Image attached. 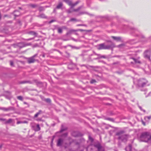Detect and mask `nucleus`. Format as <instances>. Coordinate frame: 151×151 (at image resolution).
I'll list each match as a JSON object with an SVG mask.
<instances>
[{
	"label": "nucleus",
	"mask_w": 151,
	"mask_h": 151,
	"mask_svg": "<svg viewBox=\"0 0 151 151\" xmlns=\"http://www.w3.org/2000/svg\"><path fill=\"white\" fill-rule=\"evenodd\" d=\"M149 143H151V134L150 135V137Z\"/></svg>",
	"instance_id": "nucleus-35"
},
{
	"label": "nucleus",
	"mask_w": 151,
	"mask_h": 151,
	"mask_svg": "<svg viewBox=\"0 0 151 151\" xmlns=\"http://www.w3.org/2000/svg\"><path fill=\"white\" fill-rule=\"evenodd\" d=\"M115 151H117V150H115Z\"/></svg>",
	"instance_id": "nucleus-54"
},
{
	"label": "nucleus",
	"mask_w": 151,
	"mask_h": 151,
	"mask_svg": "<svg viewBox=\"0 0 151 151\" xmlns=\"http://www.w3.org/2000/svg\"><path fill=\"white\" fill-rule=\"evenodd\" d=\"M73 40H75H75H75V39H73Z\"/></svg>",
	"instance_id": "nucleus-52"
},
{
	"label": "nucleus",
	"mask_w": 151,
	"mask_h": 151,
	"mask_svg": "<svg viewBox=\"0 0 151 151\" xmlns=\"http://www.w3.org/2000/svg\"><path fill=\"white\" fill-rule=\"evenodd\" d=\"M17 99L20 100H22V97L20 96H18L17 97Z\"/></svg>",
	"instance_id": "nucleus-24"
},
{
	"label": "nucleus",
	"mask_w": 151,
	"mask_h": 151,
	"mask_svg": "<svg viewBox=\"0 0 151 151\" xmlns=\"http://www.w3.org/2000/svg\"><path fill=\"white\" fill-rule=\"evenodd\" d=\"M41 119L40 118H39L37 119V120L38 121H41Z\"/></svg>",
	"instance_id": "nucleus-37"
},
{
	"label": "nucleus",
	"mask_w": 151,
	"mask_h": 151,
	"mask_svg": "<svg viewBox=\"0 0 151 151\" xmlns=\"http://www.w3.org/2000/svg\"><path fill=\"white\" fill-rule=\"evenodd\" d=\"M10 64L11 66H13V63L12 61H10Z\"/></svg>",
	"instance_id": "nucleus-27"
},
{
	"label": "nucleus",
	"mask_w": 151,
	"mask_h": 151,
	"mask_svg": "<svg viewBox=\"0 0 151 151\" xmlns=\"http://www.w3.org/2000/svg\"><path fill=\"white\" fill-rule=\"evenodd\" d=\"M107 119L110 121H112V119L109 118H108Z\"/></svg>",
	"instance_id": "nucleus-39"
},
{
	"label": "nucleus",
	"mask_w": 151,
	"mask_h": 151,
	"mask_svg": "<svg viewBox=\"0 0 151 151\" xmlns=\"http://www.w3.org/2000/svg\"><path fill=\"white\" fill-rule=\"evenodd\" d=\"M63 4L62 3H60L57 6V9H60V8L62 6Z\"/></svg>",
	"instance_id": "nucleus-16"
},
{
	"label": "nucleus",
	"mask_w": 151,
	"mask_h": 151,
	"mask_svg": "<svg viewBox=\"0 0 151 151\" xmlns=\"http://www.w3.org/2000/svg\"><path fill=\"white\" fill-rule=\"evenodd\" d=\"M76 20V19H70V21H74L75 20Z\"/></svg>",
	"instance_id": "nucleus-41"
},
{
	"label": "nucleus",
	"mask_w": 151,
	"mask_h": 151,
	"mask_svg": "<svg viewBox=\"0 0 151 151\" xmlns=\"http://www.w3.org/2000/svg\"><path fill=\"white\" fill-rule=\"evenodd\" d=\"M73 31H74V30H70V31L69 32H73Z\"/></svg>",
	"instance_id": "nucleus-42"
},
{
	"label": "nucleus",
	"mask_w": 151,
	"mask_h": 151,
	"mask_svg": "<svg viewBox=\"0 0 151 151\" xmlns=\"http://www.w3.org/2000/svg\"><path fill=\"white\" fill-rule=\"evenodd\" d=\"M27 123V122L26 121H23V123Z\"/></svg>",
	"instance_id": "nucleus-36"
},
{
	"label": "nucleus",
	"mask_w": 151,
	"mask_h": 151,
	"mask_svg": "<svg viewBox=\"0 0 151 151\" xmlns=\"http://www.w3.org/2000/svg\"><path fill=\"white\" fill-rule=\"evenodd\" d=\"M34 39V38H29V39H27V40H32V39Z\"/></svg>",
	"instance_id": "nucleus-38"
},
{
	"label": "nucleus",
	"mask_w": 151,
	"mask_h": 151,
	"mask_svg": "<svg viewBox=\"0 0 151 151\" xmlns=\"http://www.w3.org/2000/svg\"><path fill=\"white\" fill-rule=\"evenodd\" d=\"M64 140L62 138L59 139L58 141L57 145L58 146H60L62 145L63 143Z\"/></svg>",
	"instance_id": "nucleus-9"
},
{
	"label": "nucleus",
	"mask_w": 151,
	"mask_h": 151,
	"mask_svg": "<svg viewBox=\"0 0 151 151\" xmlns=\"http://www.w3.org/2000/svg\"><path fill=\"white\" fill-rule=\"evenodd\" d=\"M29 33L30 34L34 35L35 36H36V33L33 31H30L29 32Z\"/></svg>",
	"instance_id": "nucleus-18"
},
{
	"label": "nucleus",
	"mask_w": 151,
	"mask_h": 151,
	"mask_svg": "<svg viewBox=\"0 0 151 151\" xmlns=\"http://www.w3.org/2000/svg\"><path fill=\"white\" fill-rule=\"evenodd\" d=\"M17 124H19L21 123H23V121H18L17 123Z\"/></svg>",
	"instance_id": "nucleus-28"
},
{
	"label": "nucleus",
	"mask_w": 151,
	"mask_h": 151,
	"mask_svg": "<svg viewBox=\"0 0 151 151\" xmlns=\"http://www.w3.org/2000/svg\"><path fill=\"white\" fill-rule=\"evenodd\" d=\"M93 148L96 149V151H104V148L99 142H97L94 146L91 145H89L87 148V151H93Z\"/></svg>",
	"instance_id": "nucleus-1"
},
{
	"label": "nucleus",
	"mask_w": 151,
	"mask_h": 151,
	"mask_svg": "<svg viewBox=\"0 0 151 151\" xmlns=\"http://www.w3.org/2000/svg\"><path fill=\"white\" fill-rule=\"evenodd\" d=\"M146 151H148L147 150Z\"/></svg>",
	"instance_id": "nucleus-55"
},
{
	"label": "nucleus",
	"mask_w": 151,
	"mask_h": 151,
	"mask_svg": "<svg viewBox=\"0 0 151 151\" xmlns=\"http://www.w3.org/2000/svg\"><path fill=\"white\" fill-rule=\"evenodd\" d=\"M45 100L47 102H50L51 101L49 99H46Z\"/></svg>",
	"instance_id": "nucleus-25"
},
{
	"label": "nucleus",
	"mask_w": 151,
	"mask_h": 151,
	"mask_svg": "<svg viewBox=\"0 0 151 151\" xmlns=\"http://www.w3.org/2000/svg\"><path fill=\"white\" fill-rule=\"evenodd\" d=\"M31 45V44H29L28 45Z\"/></svg>",
	"instance_id": "nucleus-49"
},
{
	"label": "nucleus",
	"mask_w": 151,
	"mask_h": 151,
	"mask_svg": "<svg viewBox=\"0 0 151 151\" xmlns=\"http://www.w3.org/2000/svg\"><path fill=\"white\" fill-rule=\"evenodd\" d=\"M142 123L144 125H145V123L144 122H143V121H142Z\"/></svg>",
	"instance_id": "nucleus-43"
},
{
	"label": "nucleus",
	"mask_w": 151,
	"mask_h": 151,
	"mask_svg": "<svg viewBox=\"0 0 151 151\" xmlns=\"http://www.w3.org/2000/svg\"><path fill=\"white\" fill-rule=\"evenodd\" d=\"M2 109L5 111H7L8 110V109L5 108H3Z\"/></svg>",
	"instance_id": "nucleus-33"
},
{
	"label": "nucleus",
	"mask_w": 151,
	"mask_h": 151,
	"mask_svg": "<svg viewBox=\"0 0 151 151\" xmlns=\"http://www.w3.org/2000/svg\"><path fill=\"white\" fill-rule=\"evenodd\" d=\"M111 37L113 39L116 41H119L121 40V38L120 37L112 36Z\"/></svg>",
	"instance_id": "nucleus-13"
},
{
	"label": "nucleus",
	"mask_w": 151,
	"mask_h": 151,
	"mask_svg": "<svg viewBox=\"0 0 151 151\" xmlns=\"http://www.w3.org/2000/svg\"><path fill=\"white\" fill-rule=\"evenodd\" d=\"M147 82V81L145 79L141 78L138 80V85L139 86L143 87L145 86Z\"/></svg>",
	"instance_id": "nucleus-4"
},
{
	"label": "nucleus",
	"mask_w": 151,
	"mask_h": 151,
	"mask_svg": "<svg viewBox=\"0 0 151 151\" xmlns=\"http://www.w3.org/2000/svg\"><path fill=\"white\" fill-rule=\"evenodd\" d=\"M1 120L4 121V123H9L11 122H12V119H9L8 120H6L5 119H0Z\"/></svg>",
	"instance_id": "nucleus-12"
},
{
	"label": "nucleus",
	"mask_w": 151,
	"mask_h": 151,
	"mask_svg": "<svg viewBox=\"0 0 151 151\" xmlns=\"http://www.w3.org/2000/svg\"><path fill=\"white\" fill-rule=\"evenodd\" d=\"M128 136L126 134H122L119 137V139L122 140L124 142H125L127 141Z\"/></svg>",
	"instance_id": "nucleus-6"
},
{
	"label": "nucleus",
	"mask_w": 151,
	"mask_h": 151,
	"mask_svg": "<svg viewBox=\"0 0 151 151\" xmlns=\"http://www.w3.org/2000/svg\"><path fill=\"white\" fill-rule=\"evenodd\" d=\"M64 1L71 7L70 10L67 11V12L68 13H70L74 12H78L81 9V7H79L76 9H73V7L78 3V1L76 2L75 3H72L71 1L70 0H64Z\"/></svg>",
	"instance_id": "nucleus-2"
},
{
	"label": "nucleus",
	"mask_w": 151,
	"mask_h": 151,
	"mask_svg": "<svg viewBox=\"0 0 151 151\" xmlns=\"http://www.w3.org/2000/svg\"><path fill=\"white\" fill-rule=\"evenodd\" d=\"M143 111H144V112H145V110H143Z\"/></svg>",
	"instance_id": "nucleus-51"
},
{
	"label": "nucleus",
	"mask_w": 151,
	"mask_h": 151,
	"mask_svg": "<svg viewBox=\"0 0 151 151\" xmlns=\"http://www.w3.org/2000/svg\"><path fill=\"white\" fill-rule=\"evenodd\" d=\"M121 132H118L117 133L116 135H120V134H121Z\"/></svg>",
	"instance_id": "nucleus-31"
},
{
	"label": "nucleus",
	"mask_w": 151,
	"mask_h": 151,
	"mask_svg": "<svg viewBox=\"0 0 151 151\" xmlns=\"http://www.w3.org/2000/svg\"><path fill=\"white\" fill-rule=\"evenodd\" d=\"M113 47L112 45H105L104 44H101L98 45V49L100 50L102 49H109Z\"/></svg>",
	"instance_id": "nucleus-5"
},
{
	"label": "nucleus",
	"mask_w": 151,
	"mask_h": 151,
	"mask_svg": "<svg viewBox=\"0 0 151 151\" xmlns=\"http://www.w3.org/2000/svg\"><path fill=\"white\" fill-rule=\"evenodd\" d=\"M151 55V52L150 51L147 50L144 53V57L147 58H148L150 60H151L150 59V57Z\"/></svg>",
	"instance_id": "nucleus-7"
},
{
	"label": "nucleus",
	"mask_w": 151,
	"mask_h": 151,
	"mask_svg": "<svg viewBox=\"0 0 151 151\" xmlns=\"http://www.w3.org/2000/svg\"><path fill=\"white\" fill-rule=\"evenodd\" d=\"M96 82V81L95 80H91L90 81V83H94L95 82Z\"/></svg>",
	"instance_id": "nucleus-26"
},
{
	"label": "nucleus",
	"mask_w": 151,
	"mask_h": 151,
	"mask_svg": "<svg viewBox=\"0 0 151 151\" xmlns=\"http://www.w3.org/2000/svg\"><path fill=\"white\" fill-rule=\"evenodd\" d=\"M25 83V82H22V83Z\"/></svg>",
	"instance_id": "nucleus-50"
},
{
	"label": "nucleus",
	"mask_w": 151,
	"mask_h": 151,
	"mask_svg": "<svg viewBox=\"0 0 151 151\" xmlns=\"http://www.w3.org/2000/svg\"><path fill=\"white\" fill-rule=\"evenodd\" d=\"M132 149V145H130L126 147L125 148L126 151H131Z\"/></svg>",
	"instance_id": "nucleus-14"
},
{
	"label": "nucleus",
	"mask_w": 151,
	"mask_h": 151,
	"mask_svg": "<svg viewBox=\"0 0 151 151\" xmlns=\"http://www.w3.org/2000/svg\"><path fill=\"white\" fill-rule=\"evenodd\" d=\"M40 18H47V17L44 14H42L40 15Z\"/></svg>",
	"instance_id": "nucleus-17"
},
{
	"label": "nucleus",
	"mask_w": 151,
	"mask_h": 151,
	"mask_svg": "<svg viewBox=\"0 0 151 151\" xmlns=\"http://www.w3.org/2000/svg\"><path fill=\"white\" fill-rule=\"evenodd\" d=\"M122 45V44H121V45H118V46L119 47H120L121 46H122V45Z\"/></svg>",
	"instance_id": "nucleus-40"
},
{
	"label": "nucleus",
	"mask_w": 151,
	"mask_h": 151,
	"mask_svg": "<svg viewBox=\"0 0 151 151\" xmlns=\"http://www.w3.org/2000/svg\"><path fill=\"white\" fill-rule=\"evenodd\" d=\"M139 108L141 110H142L141 107H140V106H139Z\"/></svg>",
	"instance_id": "nucleus-45"
},
{
	"label": "nucleus",
	"mask_w": 151,
	"mask_h": 151,
	"mask_svg": "<svg viewBox=\"0 0 151 151\" xmlns=\"http://www.w3.org/2000/svg\"><path fill=\"white\" fill-rule=\"evenodd\" d=\"M13 15L16 18L20 15V12L17 10H16L14 12Z\"/></svg>",
	"instance_id": "nucleus-10"
},
{
	"label": "nucleus",
	"mask_w": 151,
	"mask_h": 151,
	"mask_svg": "<svg viewBox=\"0 0 151 151\" xmlns=\"http://www.w3.org/2000/svg\"><path fill=\"white\" fill-rule=\"evenodd\" d=\"M41 111H40L39 112L37 113L35 115V117H37L38 115L40 114Z\"/></svg>",
	"instance_id": "nucleus-21"
},
{
	"label": "nucleus",
	"mask_w": 151,
	"mask_h": 151,
	"mask_svg": "<svg viewBox=\"0 0 151 151\" xmlns=\"http://www.w3.org/2000/svg\"><path fill=\"white\" fill-rule=\"evenodd\" d=\"M80 30H81V31H83V30L82 29H80Z\"/></svg>",
	"instance_id": "nucleus-48"
},
{
	"label": "nucleus",
	"mask_w": 151,
	"mask_h": 151,
	"mask_svg": "<svg viewBox=\"0 0 151 151\" xmlns=\"http://www.w3.org/2000/svg\"><path fill=\"white\" fill-rule=\"evenodd\" d=\"M30 6L32 8H34L37 7V5L35 4H30Z\"/></svg>",
	"instance_id": "nucleus-23"
},
{
	"label": "nucleus",
	"mask_w": 151,
	"mask_h": 151,
	"mask_svg": "<svg viewBox=\"0 0 151 151\" xmlns=\"http://www.w3.org/2000/svg\"><path fill=\"white\" fill-rule=\"evenodd\" d=\"M89 139L90 140H91V142L93 141V139L91 137L89 136Z\"/></svg>",
	"instance_id": "nucleus-30"
},
{
	"label": "nucleus",
	"mask_w": 151,
	"mask_h": 151,
	"mask_svg": "<svg viewBox=\"0 0 151 151\" xmlns=\"http://www.w3.org/2000/svg\"><path fill=\"white\" fill-rule=\"evenodd\" d=\"M151 119V116H146L145 117V119L146 121L148 122L149 120Z\"/></svg>",
	"instance_id": "nucleus-15"
},
{
	"label": "nucleus",
	"mask_w": 151,
	"mask_h": 151,
	"mask_svg": "<svg viewBox=\"0 0 151 151\" xmlns=\"http://www.w3.org/2000/svg\"><path fill=\"white\" fill-rule=\"evenodd\" d=\"M69 34V32H68L67 33V35H68Z\"/></svg>",
	"instance_id": "nucleus-47"
},
{
	"label": "nucleus",
	"mask_w": 151,
	"mask_h": 151,
	"mask_svg": "<svg viewBox=\"0 0 151 151\" xmlns=\"http://www.w3.org/2000/svg\"><path fill=\"white\" fill-rule=\"evenodd\" d=\"M55 21V20L53 19V20H52L51 21H50V22H49V23H52V22H54Z\"/></svg>",
	"instance_id": "nucleus-32"
},
{
	"label": "nucleus",
	"mask_w": 151,
	"mask_h": 151,
	"mask_svg": "<svg viewBox=\"0 0 151 151\" xmlns=\"http://www.w3.org/2000/svg\"><path fill=\"white\" fill-rule=\"evenodd\" d=\"M67 133H65V134H64L62 136V137H66L67 135Z\"/></svg>",
	"instance_id": "nucleus-29"
},
{
	"label": "nucleus",
	"mask_w": 151,
	"mask_h": 151,
	"mask_svg": "<svg viewBox=\"0 0 151 151\" xmlns=\"http://www.w3.org/2000/svg\"><path fill=\"white\" fill-rule=\"evenodd\" d=\"M133 59L134 60L135 62L136 63H140V61L134 58H133Z\"/></svg>",
	"instance_id": "nucleus-19"
},
{
	"label": "nucleus",
	"mask_w": 151,
	"mask_h": 151,
	"mask_svg": "<svg viewBox=\"0 0 151 151\" xmlns=\"http://www.w3.org/2000/svg\"><path fill=\"white\" fill-rule=\"evenodd\" d=\"M58 32L59 33H61L62 32V29L60 28H58Z\"/></svg>",
	"instance_id": "nucleus-20"
},
{
	"label": "nucleus",
	"mask_w": 151,
	"mask_h": 151,
	"mask_svg": "<svg viewBox=\"0 0 151 151\" xmlns=\"http://www.w3.org/2000/svg\"><path fill=\"white\" fill-rule=\"evenodd\" d=\"M24 104H27V103L26 102H24Z\"/></svg>",
	"instance_id": "nucleus-46"
},
{
	"label": "nucleus",
	"mask_w": 151,
	"mask_h": 151,
	"mask_svg": "<svg viewBox=\"0 0 151 151\" xmlns=\"http://www.w3.org/2000/svg\"><path fill=\"white\" fill-rule=\"evenodd\" d=\"M34 56L29 58L28 59V62L29 63H33L35 61V59H34Z\"/></svg>",
	"instance_id": "nucleus-11"
},
{
	"label": "nucleus",
	"mask_w": 151,
	"mask_h": 151,
	"mask_svg": "<svg viewBox=\"0 0 151 151\" xmlns=\"http://www.w3.org/2000/svg\"><path fill=\"white\" fill-rule=\"evenodd\" d=\"M53 139H52V141H53Z\"/></svg>",
	"instance_id": "nucleus-53"
},
{
	"label": "nucleus",
	"mask_w": 151,
	"mask_h": 151,
	"mask_svg": "<svg viewBox=\"0 0 151 151\" xmlns=\"http://www.w3.org/2000/svg\"><path fill=\"white\" fill-rule=\"evenodd\" d=\"M150 134L148 132H143L141 133L139 139L140 141L149 143Z\"/></svg>",
	"instance_id": "nucleus-3"
},
{
	"label": "nucleus",
	"mask_w": 151,
	"mask_h": 151,
	"mask_svg": "<svg viewBox=\"0 0 151 151\" xmlns=\"http://www.w3.org/2000/svg\"><path fill=\"white\" fill-rule=\"evenodd\" d=\"M32 127L33 129L35 131H38L40 130V127L38 124H35L33 125H32Z\"/></svg>",
	"instance_id": "nucleus-8"
},
{
	"label": "nucleus",
	"mask_w": 151,
	"mask_h": 151,
	"mask_svg": "<svg viewBox=\"0 0 151 151\" xmlns=\"http://www.w3.org/2000/svg\"><path fill=\"white\" fill-rule=\"evenodd\" d=\"M72 135H73V136H77V135H74V134H73V133L72 134Z\"/></svg>",
	"instance_id": "nucleus-44"
},
{
	"label": "nucleus",
	"mask_w": 151,
	"mask_h": 151,
	"mask_svg": "<svg viewBox=\"0 0 151 151\" xmlns=\"http://www.w3.org/2000/svg\"><path fill=\"white\" fill-rule=\"evenodd\" d=\"M65 129H62L60 131V132H63L64 130H65Z\"/></svg>",
	"instance_id": "nucleus-34"
},
{
	"label": "nucleus",
	"mask_w": 151,
	"mask_h": 151,
	"mask_svg": "<svg viewBox=\"0 0 151 151\" xmlns=\"http://www.w3.org/2000/svg\"><path fill=\"white\" fill-rule=\"evenodd\" d=\"M39 10L40 11H42L44 10V8L43 7H40L39 8Z\"/></svg>",
	"instance_id": "nucleus-22"
}]
</instances>
